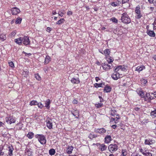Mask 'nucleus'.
Segmentation results:
<instances>
[{
	"label": "nucleus",
	"mask_w": 156,
	"mask_h": 156,
	"mask_svg": "<svg viewBox=\"0 0 156 156\" xmlns=\"http://www.w3.org/2000/svg\"><path fill=\"white\" fill-rule=\"evenodd\" d=\"M65 21L63 18H61L60 20H58L56 22V24H57L60 25L64 23V21Z\"/></svg>",
	"instance_id": "2f4dec72"
},
{
	"label": "nucleus",
	"mask_w": 156,
	"mask_h": 156,
	"mask_svg": "<svg viewBox=\"0 0 156 156\" xmlns=\"http://www.w3.org/2000/svg\"><path fill=\"white\" fill-rule=\"evenodd\" d=\"M22 43L25 45H30V42L29 37L26 36L22 37Z\"/></svg>",
	"instance_id": "6e6552de"
},
{
	"label": "nucleus",
	"mask_w": 156,
	"mask_h": 156,
	"mask_svg": "<svg viewBox=\"0 0 156 156\" xmlns=\"http://www.w3.org/2000/svg\"><path fill=\"white\" fill-rule=\"evenodd\" d=\"M49 153L50 155H53L55 153V150L54 149H51L49 150Z\"/></svg>",
	"instance_id": "72a5a7b5"
},
{
	"label": "nucleus",
	"mask_w": 156,
	"mask_h": 156,
	"mask_svg": "<svg viewBox=\"0 0 156 156\" xmlns=\"http://www.w3.org/2000/svg\"><path fill=\"white\" fill-rule=\"evenodd\" d=\"M145 69V66L143 65H141L138 66L136 68L135 71H138L139 73Z\"/></svg>",
	"instance_id": "dca6fc26"
},
{
	"label": "nucleus",
	"mask_w": 156,
	"mask_h": 156,
	"mask_svg": "<svg viewBox=\"0 0 156 156\" xmlns=\"http://www.w3.org/2000/svg\"><path fill=\"white\" fill-rule=\"evenodd\" d=\"M73 148V147H68L66 150V152L69 154H71Z\"/></svg>",
	"instance_id": "412c9836"
},
{
	"label": "nucleus",
	"mask_w": 156,
	"mask_h": 156,
	"mask_svg": "<svg viewBox=\"0 0 156 156\" xmlns=\"http://www.w3.org/2000/svg\"><path fill=\"white\" fill-rule=\"evenodd\" d=\"M110 50L109 49H105L103 53H102V54L105 55L106 57H107L109 56L110 54Z\"/></svg>",
	"instance_id": "2eb2a0df"
},
{
	"label": "nucleus",
	"mask_w": 156,
	"mask_h": 156,
	"mask_svg": "<svg viewBox=\"0 0 156 156\" xmlns=\"http://www.w3.org/2000/svg\"><path fill=\"white\" fill-rule=\"evenodd\" d=\"M106 58L107 61L109 64H111V63L114 60L113 58L111 57L110 56L106 57Z\"/></svg>",
	"instance_id": "bb28decb"
},
{
	"label": "nucleus",
	"mask_w": 156,
	"mask_h": 156,
	"mask_svg": "<svg viewBox=\"0 0 156 156\" xmlns=\"http://www.w3.org/2000/svg\"><path fill=\"white\" fill-rule=\"evenodd\" d=\"M102 84L101 83H96L94 84V86L96 88L101 87H102Z\"/></svg>",
	"instance_id": "a18cd8bd"
},
{
	"label": "nucleus",
	"mask_w": 156,
	"mask_h": 156,
	"mask_svg": "<svg viewBox=\"0 0 156 156\" xmlns=\"http://www.w3.org/2000/svg\"><path fill=\"white\" fill-rule=\"evenodd\" d=\"M8 148L9 149V152L8 153V154L10 156H11L12 155V153L13 149V147H8Z\"/></svg>",
	"instance_id": "c756f323"
},
{
	"label": "nucleus",
	"mask_w": 156,
	"mask_h": 156,
	"mask_svg": "<svg viewBox=\"0 0 156 156\" xmlns=\"http://www.w3.org/2000/svg\"><path fill=\"white\" fill-rule=\"evenodd\" d=\"M14 42L19 45H21L22 43V37H20L14 40Z\"/></svg>",
	"instance_id": "f3484780"
},
{
	"label": "nucleus",
	"mask_w": 156,
	"mask_h": 156,
	"mask_svg": "<svg viewBox=\"0 0 156 156\" xmlns=\"http://www.w3.org/2000/svg\"><path fill=\"white\" fill-rule=\"evenodd\" d=\"M112 64H108L107 63H104L102 64V66L103 69L105 70H108L111 68Z\"/></svg>",
	"instance_id": "1a4fd4ad"
},
{
	"label": "nucleus",
	"mask_w": 156,
	"mask_h": 156,
	"mask_svg": "<svg viewBox=\"0 0 156 156\" xmlns=\"http://www.w3.org/2000/svg\"><path fill=\"white\" fill-rule=\"evenodd\" d=\"M46 125L47 127L50 129L53 128L52 120L49 118H48L46 120Z\"/></svg>",
	"instance_id": "0eeeda50"
},
{
	"label": "nucleus",
	"mask_w": 156,
	"mask_h": 156,
	"mask_svg": "<svg viewBox=\"0 0 156 156\" xmlns=\"http://www.w3.org/2000/svg\"><path fill=\"white\" fill-rule=\"evenodd\" d=\"M9 66H10L12 68H13L14 67V64L13 63V62H12L11 61V62H9Z\"/></svg>",
	"instance_id": "603ef678"
},
{
	"label": "nucleus",
	"mask_w": 156,
	"mask_h": 156,
	"mask_svg": "<svg viewBox=\"0 0 156 156\" xmlns=\"http://www.w3.org/2000/svg\"><path fill=\"white\" fill-rule=\"evenodd\" d=\"M117 114V112L114 109H112L110 111V114L112 116H114Z\"/></svg>",
	"instance_id": "393cba45"
},
{
	"label": "nucleus",
	"mask_w": 156,
	"mask_h": 156,
	"mask_svg": "<svg viewBox=\"0 0 156 156\" xmlns=\"http://www.w3.org/2000/svg\"><path fill=\"white\" fill-rule=\"evenodd\" d=\"M58 14L59 16L61 17H62L64 14V12H61V11H59L58 12Z\"/></svg>",
	"instance_id": "8fccbe9b"
},
{
	"label": "nucleus",
	"mask_w": 156,
	"mask_h": 156,
	"mask_svg": "<svg viewBox=\"0 0 156 156\" xmlns=\"http://www.w3.org/2000/svg\"><path fill=\"white\" fill-rule=\"evenodd\" d=\"M95 105L97 108H99L102 106L103 105V104L101 103H99L97 104H96Z\"/></svg>",
	"instance_id": "09e8293b"
},
{
	"label": "nucleus",
	"mask_w": 156,
	"mask_h": 156,
	"mask_svg": "<svg viewBox=\"0 0 156 156\" xmlns=\"http://www.w3.org/2000/svg\"><path fill=\"white\" fill-rule=\"evenodd\" d=\"M34 136V133L32 132H29L27 135V137L29 139L32 138Z\"/></svg>",
	"instance_id": "7c9ffc66"
},
{
	"label": "nucleus",
	"mask_w": 156,
	"mask_h": 156,
	"mask_svg": "<svg viewBox=\"0 0 156 156\" xmlns=\"http://www.w3.org/2000/svg\"><path fill=\"white\" fill-rule=\"evenodd\" d=\"M71 113L73 115L75 116L76 118H78L79 112L78 110H73L71 111Z\"/></svg>",
	"instance_id": "ddd939ff"
},
{
	"label": "nucleus",
	"mask_w": 156,
	"mask_h": 156,
	"mask_svg": "<svg viewBox=\"0 0 156 156\" xmlns=\"http://www.w3.org/2000/svg\"><path fill=\"white\" fill-rule=\"evenodd\" d=\"M138 94L139 96H140L141 98H144L145 96L144 95V92L142 91H140L138 93Z\"/></svg>",
	"instance_id": "e433bc0d"
},
{
	"label": "nucleus",
	"mask_w": 156,
	"mask_h": 156,
	"mask_svg": "<svg viewBox=\"0 0 156 156\" xmlns=\"http://www.w3.org/2000/svg\"><path fill=\"white\" fill-rule=\"evenodd\" d=\"M153 25V29L154 30H156V19L154 20V22L152 24Z\"/></svg>",
	"instance_id": "49530a36"
},
{
	"label": "nucleus",
	"mask_w": 156,
	"mask_h": 156,
	"mask_svg": "<svg viewBox=\"0 0 156 156\" xmlns=\"http://www.w3.org/2000/svg\"><path fill=\"white\" fill-rule=\"evenodd\" d=\"M135 12L136 14V18L138 19H140L142 17V15L140 12V6L138 5L136 7Z\"/></svg>",
	"instance_id": "423d86ee"
},
{
	"label": "nucleus",
	"mask_w": 156,
	"mask_h": 156,
	"mask_svg": "<svg viewBox=\"0 0 156 156\" xmlns=\"http://www.w3.org/2000/svg\"><path fill=\"white\" fill-rule=\"evenodd\" d=\"M37 105L38 107L41 109L42 108L44 107V105L41 103H38L37 102Z\"/></svg>",
	"instance_id": "c03bdc74"
},
{
	"label": "nucleus",
	"mask_w": 156,
	"mask_h": 156,
	"mask_svg": "<svg viewBox=\"0 0 156 156\" xmlns=\"http://www.w3.org/2000/svg\"><path fill=\"white\" fill-rule=\"evenodd\" d=\"M140 81L141 82V84L143 85L146 84L147 83V80L144 78H142L141 79Z\"/></svg>",
	"instance_id": "4c0bfd02"
},
{
	"label": "nucleus",
	"mask_w": 156,
	"mask_h": 156,
	"mask_svg": "<svg viewBox=\"0 0 156 156\" xmlns=\"http://www.w3.org/2000/svg\"><path fill=\"white\" fill-rule=\"evenodd\" d=\"M72 13H73L72 12L70 11H68L67 13V15L69 16L72 15Z\"/></svg>",
	"instance_id": "4d7b16f0"
},
{
	"label": "nucleus",
	"mask_w": 156,
	"mask_h": 156,
	"mask_svg": "<svg viewBox=\"0 0 156 156\" xmlns=\"http://www.w3.org/2000/svg\"><path fill=\"white\" fill-rule=\"evenodd\" d=\"M107 147H100L99 148V150L101 151H105Z\"/></svg>",
	"instance_id": "864d4df0"
},
{
	"label": "nucleus",
	"mask_w": 156,
	"mask_h": 156,
	"mask_svg": "<svg viewBox=\"0 0 156 156\" xmlns=\"http://www.w3.org/2000/svg\"><path fill=\"white\" fill-rule=\"evenodd\" d=\"M129 0H122V4H123L125 3H127L128 2Z\"/></svg>",
	"instance_id": "6e6d98bb"
},
{
	"label": "nucleus",
	"mask_w": 156,
	"mask_h": 156,
	"mask_svg": "<svg viewBox=\"0 0 156 156\" xmlns=\"http://www.w3.org/2000/svg\"><path fill=\"white\" fill-rule=\"evenodd\" d=\"M110 20L112 22L117 23H118V20L117 19L114 17H113L110 19Z\"/></svg>",
	"instance_id": "37998d69"
},
{
	"label": "nucleus",
	"mask_w": 156,
	"mask_h": 156,
	"mask_svg": "<svg viewBox=\"0 0 156 156\" xmlns=\"http://www.w3.org/2000/svg\"><path fill=\"white\" fill-rule=\"evenodd\" d=\"M3 147H0V153L2 155H4V152H2V150L3 149Z\"/></svg>",
	"instance_id": "5fc2aeb1"
},
{
	"label": "nucleus",
	"mask_w": 156,
	"mask_h": 156,
	"mask_svg": "<svg viewBox=\"0 0 156 156\" xmlns=\"http://www.w3.org/2000/svg\"><path fill=\"white\" fill-rule=\"evenodd\" d=\"M48 67H46V68H45L44 69V71L46 73H47L48 72Z\"/></svg>",
	"instance_id": "052dcab7"
},
{
	"label": "nucleus",
	"mask_w": 156,
	"mask_h": 156,
	"mask_svg": "<svg viewBox=\"0 0 156 156\" xmlns=\"http://www.w3.org/2000/svg\"><path fill=\"white\" fill-rule=\"evenodd\" d=\"M127 67L124 65L118 66L114 68V72L111 75L112 78L114 80H117L121 77L122 72H125L127 70Z\"/></svg>",
	"instance_id": "f257e3e1"
},
{
	"label": "nucleus",
	"mask_w": 156,
	"mask_h": 156,
	"mask_svg": "<svg viewBox=\"0 0 156 156\" xmlns=\"http://www.w3.org/2000/svg\"><path fill=\"white\" fill-rule=\"evenodd\" d=\"M51 61V58L49 55L46 56L45 58L44 63V64H48Z\"/></svg>",
	"instance_id": "aec40b11"
},
{
	"label": "nucleus",
	"mask_w": 156,
	"mask_h": 156,
	"mask_svg": "<svg viewBox=\"0 0 156 156\" xmlns=\"http://www.w3.org/2000/svg\"><path fill=\"white\" fill-rule=\"evenodd\" d=\"M50 101L49 99H48L47 100L45 103V107L49 109L50 108Z\"/></svg>",
	"instance_id": "b1692460"
},
{
	"label": "nucleus",
	"mask_w": 156,
	"mask_h": 156,
	"mask_svg": "<svg viewBox=\"0 0 156 156\" xmlns=\"http://www.w3.org/2000/svg\"><path fill=\"white\" fill-rule=\"evenodd\" d=\"M35 137L38 139V141L42 145H44L46 143V140L44 136L42 134H37Z\"/></svg>",
	"instance_id": "7ed1b4c3"
},
{
	"label": "nucleus",
	"mask_w": 156,
	"mask_h": 156,
	"mask_svg": "<svg viewBox=\"0 0 156 156\" xmlns=\"http://www.w3.org/2000/svg\"><path fill=\"white\" fill-rule=\"evenodd\" d=\"M111 87L108 86H106L105 87L104 89V92L105 93H108L110 92L111 90Z\"/></svg>",
	"instance_id": "5701e85b"
},
{
	"label": "nucleus",
	"mask_w": 156,
	"mask_h": 156,
	"mask_svg": "<svg viewBox=\"0 0 156 156\" xmlns=\"http://www.w3.org/2000/svg\"><path fill=\"white\" fill-rule=\"evenodd\" d=\"M99 98H100V101L101 102H102L103 101V98H102L101 97V96H99Z\"/></svg>",
	"instance_id": "338daca9"
},
{
	"label": "nucleus",
	"mask_w": 156,
	"mask_h": 156,
	"mask_svg": "<svg viewBox=\"0 0 156 156\" xmlns=\"http://www.w3.org/2000/svg\"><path fill=\"white\" fill-rule=\"evenodd\" d=\"M37 102L35 100H33L31 101L30 103V106L37 105Z\"/></svg>",
	"instance_id": "f704fd0d"
},
{
	"label": "nucleus",
	"mask_w": 156,
	"mask_h": 156,
	"mask_svg": "<svg viewBox=\"0 0 156 156\" xmlns=\"http://www.w3.org/2000/svg\"><path fill=\"white\" fill-rule=\"evenodd\" d=\"M22 19L20 17H18L16 20V24H20L22 21Z\"/></svg>",
	"instance_id": "c9c22d12"
},
{
	"label": "nucleus",
	"mask_w": 156,
	"mask_h": 156,
	"mask_svg": "<svg viewBox=\"0 0 156 156\" xmlns=\"http://www.w3.org/2000/svg\"><path fill=\"white\" fill-rule=\"evenodd\" d=\"M115 120V118H111L110 119V121L111 122H112L114 121Z\"/></svg>",
	"instance_id": "69168bd1"
},
{
	"label": "nucleus",
	"mask_w": 156,
	"mask_h": 156,
	"mask_svg": "<svg viewBox=\"0 0 156 156\" xmlns=\"http://www.w3.org/2000/svg\"><path fill=\"white\" fill-rule=\"evenodd\" d=\"M6 39L5 35L4 34H2L0 35V41H3L5 40Z\"/></svg>",
	"instance_id": "a878e982"
},
{
	"label": "nucleus",
	"mask_w": 156,
	"mask_h": 156,
	"mask_svg": "<svg viewBox=\"0 0 156 156\" xmlns=\"http://www.w3.org/2000/svg\"><path fill=\"white\" fill-rule=\"evenodd\" d=\"M31 149L27 148L25 150V154L27 156H32V151H31Z\"/></svg>",
	"instance_id": "6ab92c4d"
},
{
	"label": "nucleus",
	"mask_w": 156,
	"mask_h": 156,
	"mask_svg": "<svg viewBox=\"0 0 156 156\" xmlns=\"http://www.w3.org/2000/svg\"><path fill=\"white\" fill-rule=\"evenodd\" d=\"M151 115L153 117H154L156 116V110L152 112L151 113Z\"/></svg>",
	"instance_id": "79ce46f5"
},
{
	"label": "nucleus",
	"mask_w": 156,
	"mask_h": 156,
	"mask_svg": "<svg viewBox=\"0 0 156 156\" xmlns=\"http://www.w3.org/2000/svg\"><path fill=\"white\" fill-rule=\"evenodd\" d=\"M16 34V32L15 30L13 31L9 35V36L12 38L15 36Z\"/></svg>",
	"instance_id": "58836bf2"
},
{
	"label": "nucleus",
	"mask_w": 156,
	"mask_h": 156,
	"mask_svg": "<svg viewBox=\"0 0 156 156\" xmlns=\"http://www.w3.org/2000/svg\"><path fill=\"white\" fill-rule=\"evenodd\" d=\"M121 20L122 22L125 24H129L131 22L130 17L126 12H124L122 14Z\"/></svg>",
	"instance_id": "f03ea898"
},
{
	"label": "nucleus",
	"mask_w": 156,
	"mask_h": 156,
	"mask_svg": "<svg viewBox=\"0 0 156 156\" xmlns=\"http://www.w3.org/2000/svg\"><path fill=\"white\" fill-rule=\"evenodd\" d=\"M122 154H123V153H126V154H127V151H126V150L125 149V150H123V149H122Z\"/></svg>",
	"instance_id": "e2e57ef3"
},
{
	"label": "nucleus",
	"mask_w": 156,
	"mask_h": 156,
	"mask_svg": "<svg viewBox=\"0 0 156 156\" xmlns=\"http://www.w3.org/2000/svg\"><path fill=\"white\" fill-rule=\"evenodd\" d=\"M22 74L24 77H26L28 75L29 72L27 70H25L23 69L22 71Z\"/></svg>",
	"instance_id": "cd10ccee"
},
{
	"label": "nucleus",
	"mask_w": 156,
	"mask_h": 156,
	"mask_svg": "<svg viewBox=\"0 0 156 156\" xmlns=\"http://www.w3.org/2000/svg\"><path fill=\"white\" fill-rule=\"evenodd\" d=\"M143 154L146 156H152V154L151 153L149 152H148L146 153L143 152Z\"/></svg>",
	"instance_id": "de8ad7c7"
},
{
	"label": "nucleus",
	"mask_w": 156,
	"mask_h": 156,
	"mask_svg": "<svg viewBox=\"0 0 156 156\" xmlns=\"http://www.w3.org/2000/svg\"><path fill=\"white\" fill-rule=\"evenodd\" d=\"M97 135L94 134L93 133H91L89 135L88 137L90 139H93L94 138L97 137Z\"/></svg>",
	"instance_id": "c85d7f7f"
},
{
	"label": "nucleus",
	"mask_w": 156,
	"mask_h": 156,
	"mask_svg": "<svg viewBox=\"0 0 156 156\" xmlns=\"http://www.w3.org/2000/svg\"><path fill=\"white\" fill-rule=\"evenodd\" d=\"M115 115H116V117L115 118L116 119H120V117L119 115L117 113Z\"/></svg>",
	"instance_id": "680f3d73"
},
{
	"label": "nucleus",
	"mask_w": 156,
	"mask_h": 156,
	"mask_svg": "<svg viewBox=\"0 0 156 156\" xmlns=\"http://www.w3.org/2000/svg\"><path fill=\"white\" fill-rule=\"evenodd\" d=\"M12 12L13 15H16L20 12V10L16 7L12 8L11 10Z\"/></svg>",
	"instance_id": "9b49d317"
},
{
	"label": "nucleus",
	"mask_w": 156,
	"mask_h": 156,
	"mask_svg": "<svg viewBox=\"0 0 156 156\" xmlns=\"http://www.w3.org/2000/svg\"><path fill=\"white\" fill-rule=\"evenodd\" d=\"M117 149V147H108V149L111 153H114L115 151H116Z\"/></svg>",
	"instance_id": "4be33fe9"
},
{
	"label": "nucleus",
	"mask_w": 156,
	"mask_h": 156,
	"mask_svg": "<svg viewBox=\"0 0 156 156\" xmlns=\"http://www.w3.org/2000/svg\"><path fill=\"white\" fill-rule=\"evenodd\" d=\"M145 143L146 145H150L153 143L152 141L150 140H146Z\"/></svg>",
	"instance_id": "473e14b6"
},
{
	"label": "nucleus",
	"mask_w": 156,
	"mask_h": 156,
	"mask_svg": "<svg viewBox=\"0 0 156 156\" xmlns=\"http://www.w3.org/2000/svg\"><path fill=\"white\" fill-rule=\"evenodd\" d=\"M71 82L73 84H78L80 83V81L78 78H73L71 80Z\"/></svg>",
	"instance_id": "4468645a"
},
{
	"label": "nucleus",
	"mask_w": 156,
	"mask_h": 156,
	"mask_svg": "<svg viewBox=\"0 0 156 156\" xmlns=\"http://www.w3.org/2000/svg\"><path fill=\"white\" fill-rule=\"evenodd\" d=\"M6 122L8 124H11L14 123L16 121V119L14 117L10 115H7L5 118Z\"/></svg>",
	"instance_id": "20e7f679"
},
{
	"label": "nucleus",
	"mask_w": 156,
	"mask_h": 156,
	"mask_svg": "<svg viewBox=\"0 0 156 156\" xmlns=\"http://www.w3.org/2000/svg\"><path fill=\"white\" fill-rule=\"evenodd\" d=\"M35 77L38 80H41V77L38 73L35 74Z\"/></svg>",
	"instance_id": "a19ab883"
},
{
	"label": "nucleus",
	"mask_w": 156,
	"mask_h": 156,
	"mask_svg": "<svg viewBox=\"0 0 156 156\" xmlns=\"http://www.w3.org/2000/svg\"><path fill=\"white\" fill-rule=\"evenodd\" d=\"M105 143L108 144L112 140V138L110 136L107 135L105 136Z\"/></svg>",
	"instance_id": "a211bd4d"
},
{
	"label": "nucleus",
	"mask_w": 156,
	"mask_h": 156,
	"mask_svg": "<svg viewBox=\"0 0 156 156\" xmlns=\"http://www.w3.org/2000/svg\"><path fill=\"white\" fill-rule=\"evenodd\" d=\"M145 101L147 102H149L151 101V100L154 99V97L152 96L151 93H147L146 94V96L144 98Z\"/></svg>",
	"instance_id": "39448f33"
},
{
	"label": "nucleus",
	"mask_w": 156,
	"mask_h": 156,
	"mask_svg": "<svg viewBox=\"0 0 156 156\" xmlns=\"http://www.w3.org/2000/svg\"><path fill=\"white\" fill-rule=\"evenodd\" d=\"M149 122V120L148 119H145L143 120L142 121V123L143 124H146L147 123Z\"/></svg>",
	"instance_id": "3c124183"
},
{
	"label": "nucleus",
	"mask_w": 156,
	"mask_h": 156,
	"mask_svg": "<svg viewBox=\"0 0 156 156\" xmlns=\"http://www.w3.org/2000/svg\"><path fill=\"white\" fill-rule=\"evenodd\" d=\"M72 103L73 104H77L78 103V101L77 100L74 99Z\"/></svg>",
	"instance_id": "bf43d9fd"
},
{
	"label": "nucleus",
	"mask_w": 156,
	"mask_h": 156,
	"mask_svg": "<svg viewBox=\"0 0 156 156\" xmlns=\"http://www.w3.org/2000/svg\"><path fill=\"white\" fill-rule=\"evenodd\" d=\"M131 156H140V155L136 153H133L131 155Z\"/></svg>",
	"instance_id": "13d9d810"
},
{
	"label": "nucleus",
	"mask_w": 156,
	"mask_h": 156,
	"mask_svg": "<svg viewBox=\"0 0 156 156\" xmlns=\"http://www.w3.org/2000/svg\"><path fill=\"white\" fill-rule=\"evenodd\" d=\"M106 131V129L103 128H101L100 129H95L94 132L96 133H98L100 134H103L105 133Z\"/></svg>",
	"instance_id": "9d476101"
},
{
	"label": "nucleus",
	"mask_w": 156,
	"mask_h": 156,
	"mask_svg": "<svg viewBox=\"0 0 156 156\" xmlns=\"http://www.w3.org/2000/svg\"><path fill=\"white\" fill-rule=\"evenodd\" d=\"M46 31H47L50 32L51 31V28L49 27H48L47 28Z\"/></svg>",
	"instance_id": "774afa93"
},
{
	"label": "nucleus",
	"mask_w": 156,
	"mask_h": 156,
	"mask_svg": "<svg viewBox=\"0 0 156 156\" xmlns=\"http://www.w3.org/2000/svg\"><path fill=\"white\" fill-rule=\"evenodd\" d=\"M119 2H112L111 3V5L112 6L114 7H116L117 6H118L119 5Z\"/></svg>",
	"instance_id": "ea45409f"
},
{
	"label": "nucleus",
	"mask_w": 156,
	"mask_h": 156,
	"mask_svg": "<svg viewBox=\"0 0 156 156\" xmlns=\"http://www.w3.org/2000/svg\"><path fill=\"white\" fill-rule=\"evenodd\" d=\"M151 95H153L154 97V98L156 97V92H154V93H151Z\"/></svg>",
	"instance_id": "0e129e2a"
},
{
	"label": "nucleus",
	"mask_w": 156,
	"mask_h": 156,
	"mask_svg": "<svg viewBox=\"0 0 156 156\" xmlns=\"http://www.w3.org/2000/svg\"><path fill=\"white\" fill-rule=\"evenodd\" d=\"M147 34L151 37H154L155 36V34L154 31L147 30Z\"/></svg>",
	"instance_id": "f8f14e48"
}]
</instances>
